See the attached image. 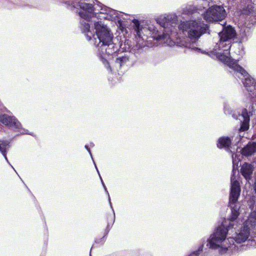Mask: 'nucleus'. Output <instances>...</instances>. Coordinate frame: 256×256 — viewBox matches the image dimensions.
Here are the masks:
<instances>
[{
    "instance_id": "nucleus-1",
    "label": "nucleus",
    "mask_w": 256,
    "mask_h": 256,
    "mask_svg": "<svg viewBox=\"0 0 256 256\" xmlns=\"http://www.w3.org/2000/svg\"><path fill=\"white\" fill-rule=\"evenodd\" d=\"M65 4L67 8L78 12L81 18L80 20V28L88 41H91L96 48V53L101 59L102 63L107 69L111 68L106 59L107 56L114 54L118 50V46L113 40V34L107 26L101 21H94V30L90 29V26L88 23L92 18L97 16L96 11L101 14H110L114 18H118L121 20L123 16H128L126 14L117 12L102 4L98 5L100 9H97L92 4L84 1L70 2H66Z\"/></svg>"
},
{
    "instance_id": "nucleus-9",
    "label": "nucleus",
    "mask_w": 256,
    "mask_h": 256,
    "mask_svg": "<svg viewBox=\"0 0 256 256\" xmlns=\"http://www.w3.org/2000/svg\"><path fill=\"white\" fill-rule=\"evenodd\" d=\"M129 63L130 58L127 54H120L114 60V66L117 70H118L122 68L127 66Z\"/></svg>"
},
{
    "instance_id": "nucleus-11",
    "label": "nucleus",
    "mask_w": 256,
    "mask_h": 256,
    "mask_svg": "<svg viewBox=\"0 0 256 256\" xmlns=\"http://www.w3.org/2000/svg\"><path fill=\"white\" fill-rule=\"evenodd\" d=\"M240 152L244 156H252L256 152V142H249Z\"/></svg>"
},
{
    "instance_id": "nucleus-19",
    "label": "nucleus",
    "mask_w": 256,
    "mask_h": 256,
    "mask_svg": "<svg viewBox=\"0 0 256 256\" xmlns=\"http://www.w3.org/2000/svg\"><path fill=\"white\" fill-rule=\"evenodd\" d=\"M94 164L95 168H96V170H97V172H98V175H99V176H100V180H101L102 184L104 183V182H103V180H102V177H101V176H100V174L99 171H98V168H97V166H96V164L95 162H94Z\"/></svg>"
},
{
    "instance_id": "nucleus-21",
    "label": "nucleus",
    "mask_w": 256,
    "mask_h": 256,
    "mask_svg": "<svg viewBox=\"0 0 256 256\" xmlns=\"http://www.w3.org/2000/svg\"><path fill=\"white\" fill-rule=\"evenodd\" d=\"M90 146H94V143H91Z\"/></svg>"
},
{
    "instance_id": "nucleus-8",
    "label": "nucleus",
    "mask_w": 256,
    "mask_h": 256,
    "mask_svg": "<svg viewBox=\"0 0 256 256\" xmlns=\"http://www.w3.org/2000/svg\"><path fill=\"white\" fill-rule=\"evenodd\" d=\"M254 170V166L247 162H244L240 168V173L245 178L249 186L252 183V176Z\"/></svg>"
},
{
    "instance_id": "nucleus-14",
    "label": "nucleus",
    "mask_w": 256,
    "mask_h": 256,
    "mask_svg": "<svg viewBox=\"0 0 256 256\" xmlns=\"http://www.w3.org/2000/svg\"><path fill=\"white\" fill-rule=\"evenodd\" d=\"M104 189L105 192H106V194L108 195L109 203H110V207L112 208V211H113V216H112V218H111L110 222H108L107 226H106V230H105V236H106L108 234V233L110 228H112V224H114V222L115 214H114V210L112 208V203H111V202H110V196L108 192V191L107 190V188H106V186H104Z\"/></svg>"
},
{
    "instance_id": "nucleus-4",
    "label": "nucleus",
    "mask_w": 256,
    "mask_h": 256,
    "mask_svg": "<svg viewBox=\"0 0 256 256\" xmlns=\"http://www.w3.org/2000/svg\"><path fill=\"white\" fill-rule=\"evenodd\" d=\"M202 15L206 22H213L224 20L226 13L223 6L215 5L209 8Z\"/></svg>"
},
{
    "instance_id": "nucleus-7",
    "label": "nucleus",
    "mask_w": 256,
    "mask_h": 256,
    "mask_svg": "<svg viewBox=\"0 0 256 256\" xmlns=\"http://www.w3.org/2000/svg\"><path fill=\"white\" fill-rule=\"evenodd\" d=\"M209 6V2L207 0H198L196 5L188 6L182 10V14H191L195 12L200 13L203 9Z\"/></svg>"
},
{
    "instance_id": "nucleus-18",
    "label": "nucleus",
    "mask_w": 256,
    "mask_h": 256,
    "mask_svg": "<svg viewBox=\"0 0 256 256\" xmlns=\"http://www.w3.org/2000/svg\"><path fill=\"white\" fill-rule=\"evenodd\" d=\"M85 148L86 149V150H87L88 151V152H89V154H90V156H91V158H92V160H93V162H94V159H93V158H92V154L91 151H90V148H88V145H86V146H85Z\"/></svg>"
},
{
    "instance_id": "nucleus-10",
    "label": "nucleus",
    "mask_w": 256,
    "mask_h": 256,
    "mask_svg": "<svg viewBox=\"0 0 256 256\" xmlns=\"http://www.w3.org/2000/svg\"><path fill=\"white\" fill-rule=\"evenodd\" d=\"M218 147L219 148H224L226 150H230L231 153L232 152V150H234V148L232 146L231 138L228 137H222L218 140L217 144Z\"/></svg>"
},
{
    "instance_id": "nucleus-23",
    "label": "nucleus",
    "mask_w": 256,
    "mask_h": 256,
    "mask_svg": "<svg viewBox=\"0 0 256 256\" xmlns=\"http://www.w3.org/2000/svg\"><path fill=\"white\" fill-rule=\"evenodd\" d=\"M102 184L103 187H104V186H105L104 184L103 183V184Z\"/></svg>"
},
{
    "instance_id": "nucleus-2",
    "label": "nucleus",
    "mask_w": 256,
    "mask_h": 256,
    "mask_svg": "<svg viewBox=\"0 0 256 256\" xmlns=\"http://www.w3.org/2000/svg\"><path fill=\"white\" fill-rule=\"evenodd\" d=\"M158 24L161 26L158 30L155 26L151 25L146 27H140L138 20H134L133 23L136 38L140 46H144V41L148 37H152L157 40H164L166 42L173 38H180L181 33L188 37L182 44L191 50L200 51L196 47V40L204 34L209 33V26L202 20H191L181 22L178 26V18L174 13L165 14L156 19Z\"/></svg>"
},
{
    "instance_id": "nucleus-15",
    "label": "nucleus",
    "mask_w": 256,
    "mask_h": 256,
    "mask_svg": "<svg viewBox=\"0 0 256 256\" xmlns=\"http://www.w3.org/2000/svg\"><path fill=\"white\" fill-rule=\"evenodd\" d=\"M242 14L246 15H256V4H248L243 9Z\"/></svg>"
},
{
    "instance_id": "nucleus-16",
    "label": "nucleus",
    "mask_w": 256,
    "mask_h": 256,
    "mask_svg": "<svg viewBox=\"0 0 256 256\" xmlns=\"http://www.w3.org/2000/svg\"><path fill=\"white\" fill-rule=\"evenodd\" d=\"M242 138L243 136H241V135L238 134L236 136H232L231 139L232 146L238 145L242 140Z\"/></svg>"
},
{
    "instance_id": "nucleus-26",
    "label": "nucleus",
    "mask_w": 256,
    "mask_h": 256,
    "mask_svg": "<svg viewBox=\"0 0 256 256\" xmlns=\"http://www.w3.org/2000/svg\"><path fill=\"white\" fill-rule=\"evenodd\" d=\"M224 112L226 114H227L226 112V110H224Z\"/></svg>"
},
{
    "instance_id": "nucleus-25",
    "label": "nucleus",
    "mask_w": 256,
    "mask_h": 256,
    "mask_svg": "<svg viewBox=\"0 0 256 256\" xmlns=\"http://www.w3.org/2000/svg\"><path fill=\"white\" fill-rule=\"evenodd\" d=\"M238 148H239V146H238V147L236 148V150H237V151H238Z\"/></svg>"
},
{
    "instance_id": "nucleus-20",
    "label": "nucleus",
    "mask_w": 256,
    "mask_h": 256,
    "mask_svg": "<svg viewBox=\"0 0 256 256\" xmlns=\"http://www.w3.org/2000/svg\"><path fill=\"white\" fill-rule=\"evenodd\" d=\"M96 243H100L102 242V244H103L104 242V237H103L102 238L100 239V240H96Z\"/></svg>"
},
{
    "instance_id": "nucleus-22",
    "label": "nucleus",
    "mask_w": 256,
    "mask_h": 256,
    "mask_svg": "<svg viewBox=\"0 0 256 256\" xmlns=\"http://www.w3.org/2000/svg\"><path fill=\"white\" fill-rule=\"evenodd\" d=\"M250 208H251L252 210H253V208H254V206H252V207H250Z\"/></svg>"
},
{
    "instance_id": "nucleus-24",
    "label": "nucleus",
    "mask_w": 256,
    "mask_h": 256,
    "mask_svg": "<svg viewBox=\"0 0 256 256\" xmlns=\"http://www.w3.org/2000/svg\"><path fill=\"white\" fill-rule=\"evenodd\" d=\"M123 19L125 20V19H126V18H122Z\"/></svg>"
},
{
    "instance_id": "nucleus-5",
    "label": "nucleus",
    "mask_w": 256,
    "mask_h": 256,
    "mask_svg": "<svg viewBox=\"0 0 256 256\" xmlns=\"http://www.w3.org/2000/svg\"><path fill=\"white\" fill-rule=\"evenodd\" d=\"M0 122L16 132H20V134L32 135V134L28 132V130L22 128L20 122L14 116L6 114H2L0 116Z\"/></svg>"
},
{
    "instance_id": "nucleus-6",
    "label": "nucleus",
    "mask_w": 256,
    "mask_h": 256,
    "mask_svg": "<svg viewBox=\"0 0 256 256\" xmlns=\"http://www.w3.org/2000/svg\"><path fill=\"white\" fill-rule=\"evenodd\" d=\"M252 115V112L250 110L243 108L241 114H233L232 116L235 119H239L241 122L240 132H245L248 130L250 126V116Z\"/></svg>"
},
{
    "instance_id": "nucleus-17",
    "label": "nucleus",
    "mask_w": 256,
    "mask_h": 256,
    "mask_svg": "<svg viewBox=\"0 0 256 256\" xmlns=\"http://www.w3.org/2000/svg\"><path fill=\"white\" fill-rule=\"evenodd\" d=\"M202 250V246H200L198 250L191 253L188 256H198L200 252Z\"/></svg>"
},
{
    "instance_id": "nucleus-13",
    "label": "nucleus",
    "mask_w": 256,
    "mask_h": 256,
    "mask_svg": "<svg viewBox=\"0 0 256 256\" xmlns=\"http://www.w3.org/2000/svg\"><path fill=\"white\" fill-rule=\"evenodd\" d=\"M10 146V142L8 140H0V152L2 153L5 160L8 164H10V162L8 160L6 154Z\"/></svg>"
},
{
    "instance_id": "nucleus-12",
    "label": "nucleus",
    "mask_w": 256,
    "mask_h": 256,
    "mask_svg": "<svg viewBox=\"0 0 256 256\" xmlns=\"http://www.w3.org/2000/svg\"><path fill=\"white\" fill-rule=\"evenodd\" d=\"M245 88L246 90L249 92V95L252 98H254L256 102V82L252 78V81L251 84L248 83V82L245 84Z\"/></svg>"
},
{
    "instance_id": "nucleus-27",
    "label": "nucleus",
    "mask_w": 256,
    "mask_h": 256,
    "mask_svg": "<svg viewBox=\"0 0 256 256\" xmlns=\"http://www.w3.org/2000/svg\"><path fill=\"white\" fill-rule=\"evenodd\" d=\"M90 256H91V254H90Z\"/></svg>"
},
{
    "instance_id": "nucleus-3",
    "label": "nucleus",
    "mask_w": 256,
    "mask_h": 256,
    "mask_svg": "<svg viewBox=\"0 0 256 256\" xmlns=\"http://www.w3.org/2000/svg\"><path fill=\"white\" fill-rule=\"evenodd\" d=\"M222 28L223 30L218 33L219 42L216 44L213 52L220 60L228 66L231 69L230 72L235 78L240 79L245 86L246 82L251 84L252 78L244 68L238 64L237 60L231 59L229 56L230 40L236 36L235 30L231 26L224 28L222 26Z\"/></svg>"
}]
</instances>
